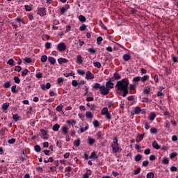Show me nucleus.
I'll list each match as a JSON object with an SVG mask.
<instances>
[{"label":"nucleus","mask_w":178,"mask_h":178,"mask_svg":"<svg viewBox=\"0 0 178 178\" xmlns=\"http://www.w3.org/2000/svg\"><path fill=\"white\" fill-rule=\"evenodd\" d=\"M129 79H123L120 81H118L115 85V88L118 91L122 92V97L124 98L129 94Z\"/></svg>","instance_id":"obj_1"},{"label":"nucleus","mask_w":178,"mask_h":178,"mask_svg":"<svg viewBox=\"0 0 178 178\" xmlns=\"http://www.w3.org/2000/svg\"><path fill=\"white\" fill-rule=\"evenodd\" d=\"M93 90H99L101 95H108L109 94V90L106 86L101 85L99 83H95L92 86Z\"/></svg>","instance_id":"obj_2"},{"label":"nucleus","mask_w":178,"mask_h":178,"mask_svg":"<svg viewBox=\"0 0 178 178\" xmlns=\"http://www.w3.org/2000/svg\"><path fill=\"white\" fill-rule=\"evenodd\" d=\"M111 147L113 149V152L115 154L118 152H122V149L119 147V143H118V138L114 137L113 138V143H111Z\"/></svg>","instance_id":"obj_3"},{"label":"nucleus","mask_w":178,"mask_h":178,"mask_svg":"<svg viewBox=\"0 0 178 178\" xmlns=\"http://www.w3.org/2000/svg\"><path fill=\"white\" fill-rule=\"evenodd\" d=\"M57 49L60 52H62L63 51H66V44H65V43H63V42L58 43V45H57Z\"/></svg>","instance_id":"obj_4"},{"label":"nucleus","mask_w":178,"mask_h":178,"mask_svg":"<svg viewBox=\"0 0 178 178\" xmlns=\"http://www.w3.org/2000/svg\"><path fill=\"white\" fill-rule=\"evenodd\" d=\"M112 81H113L110 79L106 83V88H107V90H108V91H110L111 90H112V88H114L115 83Z\"/></svg>","instance_id":"obj_5"},{"label":"nucleus","mask_w":178,"mask_h":178,"mask_svg":"<svg viewBox=\"0 0 178 178\" xmlns=\"http://www.w3.org/2000/svg\"><path fill=\"white\" fill-rule=\"evenodd\" d=\"M38 15H39V16H41L42 17L43 16H45L47 15V9L45 8H38Z\"/></svg>","instance_id":"obj_6"},{"label":"nucleus","mask_w":178,"mask_h":178,"mask_svg":"<svg viewBox=\"0 0 178 178\" xmlns=\"http://www.w3.org/2000/svg\"><path fill=\"white\" fill-rule=\"evenodd\" d=\"M86 80H94V75L92 72L88 71L86 72Z\"/></svg>","instance_id":"obj_7"},{"label":"nucleus","mask_w":178,"mask_h":178,"mask_svg":"<svg viewBox=\"0 0 178 178\" xmlns=\"http://www.w3.org/2000/svg\"><path fill=\"white\" fill-rule=\"evenodd\" d=\"M104 134L102 133V131H98L96 134V138L97 140H98V141H102V140H104Z\"/></svg>","instance_id":"obj_8"},{"label":"nucleus","mask_w":178,"mask_h":178,"mask_svg":"<svg viewBox=\"0 0 178 178\" xmlns=\"http://www.w3.org/2000/svg\"><path fill=\"white\" fill-rule=\"evenodd\" d=\"M120 79H122V76H120L119 73L115 72L111 79L112 80V81H115V80H120Z\"/></svg>","instance_id":"obj_9"},{"label":"nucleus","mask_w":178,"mask_h":178,"mask_svg":"<svg viewBox=\"0 0 178 178\" xmlns=\"http://www.w3.org/2000/svg\"><path fill=\"white\" fill-rule=\"evenodd\" d=\"M155 118H156V114L154 112L149 113L148 120H150V122H154V120H155Z\"/></svg>","instance_id":"obj_10"},{"label":"nucleus","mask_w":178,"mask_h":178,"mask_svg":"<svg viewBox=\"0 0 178 178\" xmlns=\"http://www.w3.org/2000/svg\"><path fill=\"white\" fill-rule=\"evenodd\" d=\"M9 105L10 104L8 102L3 103L2 105V111L3 112H4L5 113H8V108H9Z\"/></svg>","instance_id":"obj_11"},{"label":"nucleus","mask_w":178,"mask_h":178,"mask_svg":"<svg viewBox=\"0 0 178 178\" xmlns=\"http://www.w3.org/2000/svg\"><path fill=\"white\" fill-rule=\"evenodd\" d=\"M76 63L78 65H81L83 63V56H81V55H78L76 56Z\"/></svg>","instance_id":"obj_12"},{"label":"nucleus","mask_w":178,"mask_h":178,"mask_svg":"<svg viewBox=\"0 0 178 178\" xmlns=\"http://www.w3.org/2000/svg\"><path fill=\"white\" fill-rule=\"evenodd\" d=\"M67 62H69V60L64 58H60L58 59V63L59 65H62V63H67Z\"/></svg>","instance_id":"obj_13"},{"label":"nucleus","mask_w":178,"mask_h":178,"mask_svg":"<svg viewBox=\"0 0 178 178\" xmlns=\"http://www.w3.org/2000/svg\"><path fill=\"white\" fill-rule=\"evenodd\" d=\"M149 92H151V88L149 86H147L143 88V94L148 95Z\"/></svg>","instance_id":"obj_14"},{"label":"nucleus","mask_w":178,"mask_h":178,"mask_svg":"<svg viewBox=\"0 0 178 178\" xmlns=\"http://www.w3.org/2000/svg\"><path fill=\"white\" fill-rule=\"evenodd\" d=\"M85 126L86 127L84 128L81 127L80 129V133L81 134H83V133L86 132V131L88 130L90 128V125H88V124H87V123L85 124Z\"/></svg>","instance_id":"obj_15"},{"label":"nucleus","mask_w":178,"mask_h":178,"mask_svg":"<svg viewBox=\"0 0 178 178\" xmlns=\"http://www.w3.org/2000/svg\"><path fill=\"white\" fill-rule=\"evenodd\" d=\"M40 132L42 134V138H43L44 140H47L48 137H47V131L44 129H40Z\"/></svg>","instance_id":"obj_16"},{"label":"nucleus","mask_w":178,"mask_h":178,"mask_svg":"<svg viewBox=\"0 0 178 178\" xmlns=\"http://www.w3.org/2000/svg\"><path fill=\"white\" fill-rule=\"evenodd\" d=\"M152 145L153 148H154V149H161V145H159L158 142H156V140H154L152 143Z\"/></svg>","instance_id":"obj_17"},{"label":"nucleus","mask_w":178,"mask_h":178,"mask_svg":"<svg viewBox=\"0 0 178 178\" xmlns=\"http://www.w3.org/2000/svg\"><path fill=\"white\" fill-rule=\"evenodd\" d=\"M62 133L64 136H66L67 134V132L69 131V129L66 126H63L61 128Z\"/></svg>","instance_id":"obj_18"},{"label":"nucleus","mask_w":178,"mask_h":178,"mask_svg":"<svg viewBox=\"0 0 178 178\" xmlns=\"http://www.w3.org/2000/svg\"><path fill=\"white\" fill-rule=\"evenodd\" d=\"M88 143L89 144V145H92L95 143V139L92 138L91 137H88Z\"/></svg>","instance_id":"obj_19"},{"label":"nucleus","mask_w":178,"mask_h":178,"mask_svg":"<svg viewBox=\"0 0 178 178\" xmlns=\"http://www.w3.org/2000/svg\"><path fill=\"white\" fill-rule=\"evenodd\" d=\"M144 139V134H139L136 138V143H141Z\"/></svg>","instance_id":"obj_20"},{"label":"nucleus","mask_w":178,"mask_h":178,"mask_svg":"<svg viewBox=\"0 0 178 178\" xmlns=\"http://www.w3.org/2000/svg\"><path fill=\"white\" fill-rule=\"evenodd\" d=\"M48 60L51 65H55L56 63V60L54 57H49Z\"/></svg>","instance_id":"obj_21"},{"label":"nucleus","mask_w":178,"mask_h":178,"mask_svg":"<svg viewBox=\"0 0 178 178\" xmlns=\"http://www.w3.org/2000/svg\"><path fill=\"white\" fill-rule=\"evenodd\" d=\"M90 159H98V156H97V153L95 152H93L91 153L90 156H89Z\"/></svg>","instance_id":"obj_22"},{"label":"nucleus","mask_w":178,"mask_h":178,"mask_svg":"<svg viewBox=\"0 0 178 178\" xmlns=\"http://www.w3.org/2000/svg\"><path fill=\"white\" fill-rule=\"evenodd\" d=\"M91 170H88V172H86L85 174H83V178H90V176H91Z\"/></svg>","instance_id":"obj_23"},{"label":"nucleus","mask_w":178,"mask_h":178,"mask_svg":"<svg viewBox=\"0 0 178 178\" xmlns=\"http://www.w3.org/2000/svg\"><path fill=\"white\" fill-rule=\"evenodd\" d=\"M108 113H109V111H108L107 107H104L101 111V113L103 116H104V115L107 114Z\"/></svg>","instance_id":"obj_24"},{"label":"nucleus","mask_w":178,"mask_h":178,"mask_svg":"<svg viewBox=\"0 0 178 178\" xmlns=\"http://www.w3.org/2000/svg\"><path fill=\"white\" fill-rule=\"evenodd\" d=\"M7 65H10V66H15L16 64L15 63L13 58H10L8 60Z\"/></svg>","instance_id":"obj_25"},{"label":"nucleus","mask_w":178,"mask_h":178,"mask_svg":"<svg viewBox=\"0 0 178 178\" xmlns=\"http://www.w3.org/2000/svg\"><path fill=\"white\" fill-rule=\"evenodd\" d=\"M149 79V76L144 75L143 76H142L140 78V81H142V83H144V82L147 81V80H148Z\"/></svg>","instance_id":"obj_26"},{"label":"nucleus","mask_w":178,"mask_h":178,"mask_svg":"<svg viewBox=\"0 0 178 178\" xmlns=\"http://www.w3.org/2000/svg\"><path fill=\"white\" fill-rule=\"evenodd\" d=\"M130 58H131V56H130V54H124L123 56H122V58L126 61V62H127L128 60H130Z\"/></svg>","instance_id":"obj_27"},{"label":"nucleus","mask_w":178,"mask_h":178,"mask_svg":"<svg viewBox=\"0 0 178 178\" xmlns=\"http://www.w3.org/2000/svg\"><path fill=\"white\" fill-rule=\"evenodd\" d=\"M93 116L94 115H92V113H91V112L90 111H87L86 113V117L87 118V119H92Z\"/></svg>","instance_id":"obj_28"},{"label":"nucleus","mask_w":178,"mask_h":178,"mask_svg":"<svg viewBox=\"0 0 178 178\" xmlns=\"http://www.w3.org/2000/svg\"><path fill=\"white\" fill-rule=\"evenodd\" d=\"M13 119L15 122H19V120H20V116H19L17 114H14L13 115Z\"/></svg>","instance_id":"obj_29"},{"label":"nucleus","mask_w":178,"mask_h":178,"mask_svg":"<svg viewBox=\"0 0 178 178\" xmlns=\"http://www.w3.org/2000/svg\"><path fill=\"white\" fill-rule=\"evenodd\" d=\"M76 120H68L66 121V124H70V125H73V124H76Z\"/></svg>","instance_id":"obj_30"},{"label":"nucleus","mask_w":178,"mask_h":178,"mask_svg":"<svg viewBox=\"0 0 178 178\" xmlns=\"http://www.w3.org/2000/svg\"><path fill=\"white\" fill-rule=\"evenodd\" d=\"M60 126H59V124H56L53 126V128H52V130L54 131H58L60 129Z\"/></svg>","instance_id":"obj_31"},{"label":"nucleus","mask_w":178,"mask_h":178,"mask_svg":"<svg viewBox=\"0 0 178 178\" xmlns=\"http://www.w3.org/2000/svg\"><path fill=\"white\" fill-rule=\"evenodd\" d=\"M141 158H143V156H141V154H137L136 156H135L136 162H140V161H141Z\"/></svg>","instance_id":"obj_32"},{"label":"nucleus","mask_w":178,"mask_h":178,"mask_svg":"<svg viewBox=\"0 0 178 178\" xmlns=\"http://www.w3.org/2000/svg\"><path fill=\"white\" fill-rule=\"evenodd\" d=\"M99 26H100V27L102 29H104V30H106V26H105V24H104V22H102V20H99Z\"/></svg>","instance_id":"obj_33"},{"label":"nucleus","mask_w":178,"mask_h":178,"mask_svg":"<svg viewBox=\"0 0 178 178\" xmlns=\"http://www.w3.org/2000/svg\"><path fill=\"white\" fill-rule=\"evenodd\" d=\"M80 143H81V140L79 138L76 139V140L74 141V145L75 147H80Z\"/></svg>","instance_id":"obj_34"},{"label":"nucleus","mask_w":178,"mask_h":178,"mask_svg":"<svg viewBox=\"0 0 178 178\" xmlns=\"http://www.w3.org/2000/svg\"><path fill=\"white\" fill-rule=\"evenodd\" d=\"M63 109V105L62 104L57 106V107L56 108V111H57V112H62Z\"/></svg>","instance_id":"obj_35"},{"label":"nucleus","mask_w":178,"mask_h":178,"mask_svg":"<svg viewBox=\"0 0 178 178\" xmlns=\"http://www.w3.org/2000/svg\"><path fill=\"white\" fill-rule=\"evenodd\" d=\"M140 112L141 108L139 106L135 107L134 113H136V115H138V113H140Z\"/></svg>","instance_id":"obj_36"},{"label":"nucleus","mask_w":178,"mask_h":178,"mask_svg":"<svg viewBox=\"0 0 178 178\" xmlns=\"http://www.w3.org/2000/svg\"><path fill=\"white\" fill-rule=\"evenodd\" d=\"M93 65L95 66V67H97V69H101V63L98 61L93 63Z\"/></svg>","instance_id":"obj_37"},{"label":"nucleus","mask_w":178,"mask_h":178,"mask_svg":"<svg viewBox=\"0 0 178 178\" xmlns=\"http://www.w3.org/2000/svg\"><path fill=\"white\" fill-rule=\"evenodd\" d=\"M79 20H80L82 23H84L86 22V17L83 15H79L78 17Z\"/></svg>","instance_id":"obj_38"},{"label":"nucleus","mask_w":178,"mask_h":178,"mask_svg":"<svg viewBox=\"0 0 178 178\" xmlns=\"http://www.w3.org/2000/svg\"><path fill=\"white\" fill-rule=\"evenodd\" d=\"M34 149L36 151V152H41V147H40L38 145L34 146Z\"/></svg>","instance_id":"obj_39"},{"label":"nucleus","mask_w":178,"mask_h":178,"mask_svg":"<svg viewBox=\"0 0 178 178\" xmlns=\"http://www.w3.org/2000/svg\"><path fill=\"white\" fill-rule=\"evenodd\" d=\"M24 62H25V63H31L32 60L31 58L26 57L24 58Z\"/></svg>","instance_id":"obj_40"},{"label":"nucleus","mask_w":178,"mask_h":178,"mask_svg":"<svg viewBox=\"0 0 178 178\" xmlns=\"http://www.w3.org/2000/svg\"><path fill=\"white\" fill-rule=\"evenodd\" d=\"M162 163L163 165H168V163H169V160L166 157H164L162 159Z\"/></svg>","instance_id":"obj_41"},{"label":"nucleus","mask_w":178,"mask_h":178,"mask_svg":"<svg viewBox=\"0 0 178 178\" xmlns=\"http://www.w3.org/2000/svg\"><path fill=\"white\" fill-rule=\"evenodd\" d=\"M24 8H25V10H26V12H31V10H33V8H31V6H30L29 5H25Z\"/></svg>","instance_id":"obj_42"},{"label":"nucleus","mask_w":178,"mask_h":178,"mask_svg":"<svg viewBox=\"0 0 178 178\" xmlns=\"http://www.w3.org/2000/svg\"><path fill=\"white\" fill-rule=\"evenodd\" d=\"M164 127H165V129H170V123L168 120H166V121L165 122V123H164Z\"/></svg>","instance_id":"obj_43"},{"label":"nucleus","mask_w":178,"mask_h":178,"mask_svg":"<svg viewBox=\"0 0 178 178\" xmlns=\"http://www.w3.org/2000/svg\"><path fill=\"white\" fill-rule=\"evenodd\" d=\"M77 73L80 76H84V74H86V72H84L83 70H77Z\"/></svg>","instance_id":"obj_44"},{"label":"nucleus","mask_w":178,"mask_h":178,"mask_svg":"<svg viewBox=\"0 0 178 178\" xmlns=\"http://www.w3.org/2000/svg\"><path fill=\"white\" fill-rule=\"evenodd\" d=\"M47 59H48V57L47 56V55H42L41 58H40V60L41 62H47Z\"/></svg>","instance_id":"obj_45"},{"label":"nucleus","mask_w":178,"mask_h":178,"mask_svg":"<svg viewBox=\"0 0 178 178\" xmlns=\"http://www.w3.org/2000/svg\"><path fill=\"white\" fill-rule=\"evenodd\" d=\"M104 116H106L107 120H111L112 119V117L111 116V113L109 112L106 114H104Z\"/></svg>","instance_id":"obj_46"},{"label":"nucleus","mask_w":178,"mask_h":178,"mask_svg":"<svg viewBox=\"0 0 178 178\" xmlns=\"http://www.w3.org/2000/svg\"><path fill=\"white\" fill-rule=\"evenodd\" d=\"M28 73H29V70H27V69L24 70V71L22 73V77L27 76Z\"/></svg>","instance_id":"obj_47"},{"label":"nucleus","mask_w":178,"mask_h":178,"mask_svg":"<svg viewBox=\"0 0 178 178\" xmlns=\"http://www.w3.org/2000/svg\"><path fill=\"white\" fill-rule=\"evenodd\" d=\"M86 29H87V26H86V24H83L79 27L80 31H84V30H86Z\"/></svg>","instance_id":"obj_48"},{"label":"nucleus","mask_w":178,"mask_h":178,"mask_svg":"<svg viewBox=\"0 0 178 178\" xmlns=\"http://www.w3.org/2000/svg\"><path fill=\"white\" fill-rule=\"evenodd\" d=\"M88 51L90 54H95L97 52V50L94 48H89Z\"/></svg>","instance_id":"obj_49"},{"label":"nucleus","mask_w":178,"mask_h":178,"mask_svg":"<svg viewBox=\"0 0 178 178\" xmlns=\"http://www.w3.org/2000/svg\"><path fill=\"white\" fill-rule=\"evenodd\" d=\"M147 178H154V172H148L146 176Z\"/></svg>","instance_id":"obj_50"},{"label":"nucleus","mask_w":178,"mask_h":178,"mask_svg":"<svg viewBox=\"0 0 178 178\" xmlns=\"http://www.w3.org/2000/svg\"><path fill=\"white\" fill-rule=\"evenodd\" d=\"M14 81L16 83V84H20V79H19L17 76L14 77Z\"/></svg>","instance_id":"obj_51"},{"label":"nucleus","mask_w":178,"mask_h":178,"mask_svg":"<svg viewBox=\"0 0 178 178\" xmlns=\"http://www.w3.org/2000/svg\"><path fill=\"white\" fill-rule=\"evenodd\" d=\"M93 126L94 127H99V122L98 120L93 121Z\"/></svg>","instance_id":"obj_52"},{"label":"nucleus","mask_w":178,"mask_h":178,"mask_svg":"<svg viewBox=\"0 0 178 178\" xmlns=\"http://www.w3.org/2000/svg\"><path fill=\"white\" fill-rule=\"evenodd\" d=\"M97 42L98 45H101V42H102V37L99 36L97 38Z\"/></svg>","instance_id":"obj_53"},{"label":"nucleus","mask_w":178,"mask_h":178,"mask_svg":"<svg viewBox=\"0 0 178 178\" xmlns=\"http://www.w3.org/2000/svg\"><path fill=\"white\" fill-rule=\"evenodd\" d=\"M157 131H158L156 130V128H152V129H150V133H151V134H156Z\"/></svg>","instance_id":"obj_54"},{"label":"nucleus","mask_w":178,"mask_h":178,"mask_svg":"<svg viewBox=\"0 0 178 178\" xmlns=\"http://www.w3.org/2000/svg\"><path fill=\"white\" fill-rule=\"evenodd\" d=\"M42 40L44 41H48L49 40V35H42Z\"/></svg>","instance_id":"obj_55"},{"label":"nucleus","mask_w":178,"mask_h":178,"mask_svg":"<svg viewBox=\"0 0 178 178\" xmlns=\"http://www.w3.org/2000/svg\"><path fill=\"white\" fill-rule=\"evenodd\" d=\"M140 80H141L140 76H136L133 79L134 83H138V81H140Z\"/></svg>","instance_id":"obj_56"},{"label":"nucleus","mask_w":178,"mask_h":178,"mask_svg":"<svg viewBox=\"0 0 178 178\" xmlns=\"http://www.w3.org/2000/svg\"><path fill=\"white\" fill-rule=\"evenodd\" d=\"M51 42H46L45 43V48L46 49H51Z\"/></svg>","instance_id":"obj_57"},{"label":"nucleus","mask_w":178,"mask_h":178,"mask_svg":"<svg viewBox=\"0 0 178 178\" xmlns=\"http://www.w3.org/2000/svg\"><path fill=\"white\" fill-rule=\"evenodd\" d=\"M149 163V161L146 160L143 162L142 165H143V166H144V168H147V166H148Z\"/></svg>","instance_id":"obj_58"},{"label":"nucleus","mask_w":178,"mask_h":178,"mask_svg":"<svg viewBox=\"0 0 178 178\" xmlns=\"http://www.w3.org/2000/svg\"><path fill=\"white\" fill-rule=\"evenodd\" d=\"M60 12L61 15H63L66 12V8H65L64 7H60Z\"/></svg>","instance_id":"obj_59"},{"label":"nucleus","mask_w":178,"mask_h":178,"mask_svg":"<svg viewBox=\"0 0 178 178\" xmlns=\"http://www.w3.org/2000/svg\"><path fill=\"white\" fill-rule=\"evenodd\" d=\"M72 86H73V87H76V86H79V83L76 80H72Z\"/></svg>","instance_id":"obj_60"},{"label":"nucleus","mask_w":178,"mask_h":178,"mask_svg":"<svg viewBox=\"0 0 178 178\" xmlns=\"http://www.w3.org/2000/svg\"><path fill=\"white\" fill-rule=\"evenodd\" d=\"M9 87H10V83H9V82H6V83L3 84V88H9Z\"/></svg>","instance_id":"obj_61"},{"label":"nucleus","mask_w":178,"mask_h":178,"mask_svg":"<svg viewBox=\"0 0 178 178\" xmlns=\"http://www.w3.org/2000/svg\"><path fill=\"white\" fill-rule=\"evenodd\" d=\"M11 91L13 94H16L17 91H16V86H13L11 88Z\"/></svg>","instance_id":"obj_62"},{"label":"nucleus","mask_w":178,"mask_h":178,"mask_svg":"<svg viewBox=\"0 0 178 178\" xmlns=\"http://www.w3.org/2000/svg\"><path fill=\"white\" fill-rule=\"evenodd\" d=\"M15 72H18V73H19V72L22 70V67L17 65V66H15Z\"/></svg>","instance_id":"obj_63"},{"label":"nucleus","mask_w":178,"mask_h":178,"mask_svg":"<svg viewBox=\"0 0 178 178\" xmlns=\"http://www.w3.org/2000/svg\"><path fill=\"white\" fill-rule=\"evenodd\" d=\"M60 83H63V79L62 77H59L57 79V84H60Z\"/></svg>","instance_id":"obj_64"}]
</instances>
